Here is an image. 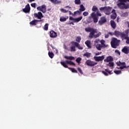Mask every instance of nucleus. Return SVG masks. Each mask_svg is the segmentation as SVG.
Masks as SVG:
<instances>
[{
    "label": "nucleus",
    "mask_w": 129,
    "mask_h": 129,
    "mask_svg": "<svg viewBox=\"0 0 129 129\" xmlns=\"http://www.w3.org/2000/svg\"><path fill=\"white\" fill-rule=\"evenodd\" d=\"M31 6L32 8H36V3H32L31 4Z\"/></svg>",
    "instance_id": "46"
},
{
    "label": "nucleus",
    "mask_w": 129,
    "mask_h": 129,
    "mask_svg": "<svg viewBox=\"0 0 129 129\" xmlns=\"http://www.w3.org/2000/svg\"><path fill=\"white\" fill-rule=\"evenodd\" d=\"M126 33H122L121 34V39L122 40H126V38H129L128 37V31H125Z\"/></svg>",
    "instance_id": "10"
},
{
    "label": "nucleus",
    "mask_w": 129,
    "mask_h": 129,
    "mask_svg": "<svg viewBox=\"0 0 129 129\" xmlns=\"http://www.w3.org/2000/svg\"><path fill=\"white\" fill-rule=\"evenodd\" d=\"M120 42V40H118L117 38L115 37H113L111 41V45L112 48L114 49L116 48L117 46H119V43Z\"/></svg>",
    "instance_id": "5"
},
{
    "label": "nucleus",
    "mask_w": 129,
    "mask_h": 129,
    "mask_svg": "<svg viewBox=\"0 0 129 129\" xmlns=\"http://www.w3.org/2000/svg\"><path fill=\"white\" fill-rule=\"evenodd\" d=\"M101 54V52H97L95 53L96 56H98V55H100Z\"/></svg>",
    "instance_id": "55"
},
{
    "label": "nucleus",
    "mask_w": 129,
    "mask_h": 129,
    "mask_svg": "<svg viewBox=\"0 0 129 129\" xmlns=\"http://www.w3.org/2000/svg\"><path fill=\"white\" fill-rule=\"evenodd\" d=\"M70 25H74V23L73 22H71L70 23Z\"/></svg>",
    "instance_id": "58"
},
{
    "label": "nucleus",
    "mask_w": 129,
    "mask_h": 129,
    "mask_svg": "<svg viewBox=\"0 0 129 129\" xmlns=\"http://www.w3.org/2000/svg\"><path fill=\"white\" fill-rule=\"evenodd\" d=\"M106 7H101L100 8V11H104V13L105 12V9H106Z\"/></svg>",
    "instance_id": "42"
},
{
    "label": "nucleus",
    "mask_w": 129,
    "mask_h": 129,
    "mask_svg": "<svg viewBox=\"0 0 129 129\" xmlns=\"http://www.w3.org/2000/svg\"><path fill=\"white\" fill-rule=\"evenodd\" d=\"M75 5H80L81 1L80 0H75Z\"/></svg>",
    "instance_id": "36"
},
{
    "label": "nucleus",
    "mask_w": 129,
    "mask_h": 129,
    "mask_svg": "<svg viewBox=\"0 0 129 129\" xmlns=\"http://www.w3.org/2000/svg\"><path fill=\"white\" fill-rule=\"evenodd\" d=\"M77 14H78V15H81V13L82 12V11H81L80 10H78L76 11Z\"/></svg>",
    "instance_id": "51"
},
{
    "label": "nucleus",
    "mask_w": 129,
    "mask_h": 129,
    "mask_svg": "<svg viewBox=\"0 0 129 129\" xmlns=\"http://www.w3.org/2000/svg\"><path fill=\"white\" fill-rule=\"evenodd\" d=\"M109 37V34L108 33L107 34L105 35V38H108Z\"/></svg>",
    "instance_id": "54"
},
{
    "label": "nucleus",
    "mask_w": 129,
    "mask_h": 129,
    "mask_svg": "<svg viewBox=\"0 0 129 129\" xmlns=\"http://www.w3.org/2000/svg\"><path fill=\"white\" fill-rule=\"evenodd\" d=\"M37 10L38 11H40V12H42L43 14H45L46 12H47V7L45 5H43L41 6L38 7L37 8Z\"/></svg>",
    "instance_id": "7"
},
{
    "label": "nucleus",
    "mask_w": 129,
    "mask_h": 129,
    "mask_svg": "<svg viewBox=\"0 0 129 129\" xmlns=\"http://www.w3.org/2000/svg\"><path fill=\"white\" fill-rule=\"evenodd\" d=\"M34 16L35 18H37L39 20H41L42 18H44V16H43V14L41 12H38V13H34Z\"/></svg>",
    "instance_id": "15"
},
{
    "label": "nucleus",
    "mask_w": 129,
    "mask_h": 129,
    "mask_svg": "<svg viewBox=\"0 0 129 129\" xmlns=\"http://www.w3.org/2000/svg\"><path fill=\"white\" fill-rule=\"evenodd\" d=\"M128 28H129V25H128Z\"/></svg>",
    "instance_id": "63"
},
{
    "label": "nucleus",
    "mask_w": 129,
    "mask_h": 129,
    "mask_svg": "<svg viewBox=\"0 0 129 129\" xmlns=\"http://www.w3.org/2000/svg\"><path fill=\"white\" fill-rule=\"evenodd\" d=\"M105 56L102 55L101 56H94V59L97 62H99L100 61H103L104 60Z\"/></svg>",
    "instance_id": "12"
},
{
    "label": "nucleus",
    "mask_w": 129,
    "mask_h": 129,
    "mask_svg": "<svg viewBox=\"0 0 129 129\" xmlns=\"http://www.w3.org/2000/svg\"><path fill=\"white\" fill-rule=\"evenodd\" d=\"M60 12H61V13H68V10H66L63 8L60 9Z\"/></svg>",
    "instance_id": "38"
},
{
    "label": "nucleus",
    "mask_w": 129,
    "mask_h": 129,
    "mask_svg": "<svg viewBox=\"0 0 129 129\" xmlns=\"http://www.w3.org/2000/svg\"><path fill=\"white\" fill-rule=\"evenodd\" d=\"M100 44H95V47L96 49L98 51H101V48H106V47H108L107 45H105V40H100Z\"/></svg>",
    "instance_id": "6"
},
{
    "label": "nucleus",
    "mask_w": 129,
    "mask_h": 129,
    "mask_svg": "<svg viewBox=\"0 0 129 129\" xmlns=\"http://www.w3.org/2000/svg\"><path fill=\"white\" fill-rule=\"evenodd\" d=\"M85 32H90L89 35V38H94L95 34L97 33V29L91 27L85 28Z\"/></svg>",
    "instance_id": "4"
},
{
    "label": "nucleus",
    "mask_w": 129,
    "mask_h": 129,
    "mask_svg": "<svg viewBox=\"0 0 129 129\" xmlns=\"http://www.w3.org/2000/svg\"><path fill=\"white\" fill-rule=\"evenodd\" d=\"M69 17H67V18H65L64 17H61L59 19L60 22H66L67 21V19H68Z\"/></svg>",
    "instance_id": "30"
},
{
    "label": "nucleus",
    "mask_w": 129,
    "mask_h": 129,
    "mask_svg": "<svg viewBox=\"0 0 129 129\" xmlns=\"http://www.w3.org/2000/svg\"><path fill=\"white\" fill-rule=\"evenodd\" d=\"M110 26L112 29H115L116 28V23L113 20H111L110 22Z\"/></svg>",
    "instance_id": "21"
},
{
    "label": "nucleus",
    "mask_w": 129,
    "mask_h": 129,
    "mask_svg": "<svg viewBox=\"0 0 129 129\" xmlns=\"http://www.w3.org/2000/svg\"><path fill=\"white\" fill-rule=\"evenodd\" d=\"M80 8L79 11H81V12H84L86 10L85 7L82 4L80 5Z\"/></svg>",
    "instance_id": "31"
},
{
    "label": "nucleus",
    "mask_w": 129,
    "mask_h": 129,
    "mask_svg": "<svg viewBox=\"0 0 129 129\" xmlns=\"http://www.w3.org/2000/svg\"><path fill=\"white\" fill-rule=\"evenodd\" d=\"M104 1H105V0H102V2Z\"/></svg>",
    "instance_id": "62"
},
{
    "label": "nucleus",
    "mask_w": 129,
    "mask_h": 129,
    "mask_svg": "<svg viewBox=\"0 0 129 129\" xmlns=\"http://www.w3.org/2000/svg\"><path fill=\"white\" fill-rule=\"evenodd\" d=\"M84 57H87V58H90L91 57V53L86 52L83 54Z\"/></svg>",
    "instance_id": "26"
},
{
    "label": "nucleus",
    "mask_w": 129,
    "mask_h": 129,
    "mask_svg": "<svg viewBox=\"0 0 129 129\" xmlns=\"http://www.w3.org/2000/svg\"><path fill=\"white\" fill-rule=\"evenodd\" d=\"M93 12L91 13V17L92 18V19L93 20L94 23H97V22H98V19H99V17H101V16H102V15L101 14V13H99L98 11V8H97V7L94 6L92 8V9ZM95 12H96V13L95 14Z\"/></svg>",
    "instance_id": "1"
},
{
    "label": "nucleus",
    "mask_w": 129,
    "mask_h": 129,
    "mask_svg": "<svg viewBox=\"0 0 129 129\" xmlns=\"http://www.w3.org/2000/svg\"><path fill=\"white\" fill-rule=\"evenodd\" d=\"M48 56L51 58V59H52V58L54 57V53L52 52H48Z\"/></svg>",
    "instance_id": "33"
},
{
    "label": "nucleus",
    "mask_w": 129,
    "mask_h": 129,
    "mask_svg": "<svg viewBox=\"0 0 129 129\" xmlns=\"http://www.w3.org/2000/svg\"><path fill=\"white\" fill-rule=\"evenodd\" d=\"M122 52H123V53H124V54H128L129 53V50H128V48H127V46H124L122 49Z\"/></svg>",
    "instance_id": "22"
},
{
    "label": "nucleus",
    "mask_w": 129,
    "mask_h": 129,
    "mask_svg": "<svg viewBox=\"0 0 129 129\" xmlns=\"http://www.w3.org/2000/svg\"><path fill=\"white\" fill-rule=\"evenodd\" d=\"M112 13L113 14L110 16L111 19H112V20H115L117 17L116 13H115V10L114 9H113Z\"/></svg>",
    "instance_id": "19"
},
{
    "label": "nucleus",
    "mask_w": 129,
    "mask_h": 129,
    "mask_svg": "<svg viewBox=\"0 0 129 129\" xmlns=\"http://www.w3.org/2000/svg\"><path fill=\"white\" fill-rule=\"evenodd\" d=\"M69 20H70L71 21H74L75 22V18H74L73 17L70 16L69 18Z\"/></svg>",
    "instance_id": "48"
},
{
    "label": "nucleus",
    "mask_w": 129,
    "mask_h": 129,
    "mask_svg": "<svg viewBox=\"0 0 129 129\" xmlns=\"http://www.w3.org/2000/svg\"><path fill=\"white\" fill-rule=\"evenodd\" d=\"M106 66L110 67L111 69H113V66H114V62L112 61L109 62L108 64H106Z\"/></svg>",
    "instance_id": "25"
},
{
    "label": "nucleus",
    "mask_w": 129,
    "mask_h": 129,
    "mask_svg": "<svg viewBox=\"0 0 129 129\" xmlns=\"http://www.w3.org/2000/svg\"><path fill=\"white\" fill-rule=\"evenodd\" d=\"M105 23H106V18L105 17H101L100 20L98 21V24L100 26H102Z\"/></svg>",
    "instance_id": "11"
},
{
    "label": "nucleus",
    "mask_w": 129,
    "mask_h": 129,
    "mask_svg": "<svg viewBox=\"0 0 129 129\" xmlns=\"http://www.w3.org/2000/svg\"><path fill=\"white\" fill-rule=\"evenodd\" d=\"M125 3H129V0H118L117 8L120 10H127L129 9V4H125Z\"/></svg>",
    "instance_id": "3"
},
{
    "label": "nucleus",
    "mask_w": 129,
    "mask_h": 129,
    "mask_svg": "<svg viewBox=\"0 0 129 129\" xmlns=\"http://www.w3.org/2000/svg\"><path fill=\"white\" fill-rule=\"evenodd\" d=\"M38 22H42V20H34L30 22V25H31L32 26H36L37 25V23Z\"/></svg>",
    "instance_id": "20"
},
{
    "label": "nucleus",
    "mask_w": 129,
    "mask_h": 129,
    "mask_svg": "<svg viewBox=\"0 0 129 129\" xmlns=\"http://www.w3.org/2000/svg\"><path fill=\"white\" fill-rule=\"evenodd\" d=\"M76 41L79 43H80V42L81 41V37L80 36H78L76 38Z\"/></svg>",
    "instance_id": "34"
},
{
    "label": "nucleus",
    "mask_w": 129,
    "mask_h": 129,
    "mask_svg": "<svg viewBox=\"0 0 129 129\" xmlns=\"http://www.w3.org/2000/svg\"><path fill=\"white\" fill-rule=\"evenodd\" d=\"M116 64L117 66H121V62H120V61H119L116 62Z\"/></svg>",
    "instance_id": "45"
},
{
    "label": "nucleus",
    "mask_w": 129,
    "mask_h": 129,
    "mask_svg": "<svg viewBox=\"0 0 129 129\" xmlns=\"http://www.w3.org/2000/svg\"><path fill=\"white\" fill-rule=\"evenodd\" d=\"M113 61V57L111 56H108L106 57V59L104 60V62H112Z\"/></svg>",
    "instance_id": "17"
},
{
    "label": "nucleus",
    "mask_w": 129,
    "mask_h": 129,
    "mask_svg": "<svg viewBox=\"0 0 129 129\" xmlns=\"http://www.w3.org/2000/svg\"><path fill=\"white\" fill-rule=\"evenodd\" d=\"M89 14V13L88 12H84L83 13V16H84L85 17H86Z\"/></svg>",
    "instance_id": "44"
},
{
    "label": "nucleus",
    "mask_w": 129,
    "mask_h": 129,
    "mask_svg": "<svg viewBox=\"0 0 129 129\" xmlns=\"http://www.w3.org/2000/svg\"><path fill=\"white\" fill-rule=\"evenodd\" d=\"M53 5H57V4H61V2L58 1L57 0H49Z\"/></svg>",
    "instance_id": "28"
},
{
    "label": "nucleus",
    "mask_w": 129,
    "mask_h": 129,
    "mask_svg": "<svg viewBox=\"0 0 129 129\" xmlns=\"http://www.w3.org/2000/svg\"><path fill=\"white\" fill-rule=\"evenodd\" d=\"M112 9V8L110 7H106V8L105 9V12L104 13L105 14V15H110V12H111V9Z\"/></svg>",
    "instance_id": "16"
},
{
    "label": "nucleus",
    "mask_w": 129,
    "mask_h": 129,
    "mask_svg": "<svg viewBox=\"0 0 129 129\" xmlns=\"http://www.w3.org/2000/svg\"><path fill=\"white\" fill-rule=\"evenodd\" d=\"M49 36L50 38H56L57 37V33L55 32V31L51 30L50 31Z\"/></svg>",
    "instance_id": "18"
},
{
    "label": "nucleus",
    "mask_w": 129,
    "mask_h": 129,
    "mask_svg": "<svg viewBox=\"0 0 129 129\" xmlns=\"http://www.w3.org/2000/svg\"><path fill=\"white\" fill-rule=\"evenodd\" d=\"M85 63L87 65V66H90L91 67H93V66L97 65V62L91 61L90 59L87 60Z\"/></svg>",
    "instance_id": "8"
},
{
    "label": "nucleus",
    "mask_w": 129,
    "mask_h": 129,
    "mask_svg": "<svg viewBox=\"0 0 129 129\" xmlns=\"http://www.w3.org/2000/svg\"><path fill=\"white\" fill-rule=\"evenodd\" d=\"M70 15H72L73 16V13H71V11H69Z\"/></svg>",
    "instance_id": "57"
},
{
    "label": "nucleus",
    "mask_w": 129,
    "mask_h": 129,
    "mask_svg": "<svg viewBox=\"0 0 129 129\" xmlns=\"http://www.w3.org/2000/svg\"><path fill=\"white\" fill-rule=\"evenodd\" d=\"M122 33L120 32V31L115 30L114 32V36H115L116 37H119V36H121V34Z\"/></svg>",
    "instance_id": "24"
},
{
    "label": "nucleus",
    "mask_w": 129,
    "mask_h": 129,
    "mask_svg": "<svg viewBox=\"0 0 129 129\" xmlns=\"http://www.w3.org/2000/svg\"><path fill=\"white\" fill-rule=\"evenodd\" d=\"M76 14H77V12L76 11L74 12V14H73V16H76Z\"/></svg>",
    "instance_id": "56"
},
{
    "label": "nucleus",
    "mask_w": 129,
    "mask_h": 129,
    "mask_svg": "<svg viewBox=\"0 0 129 129\" xmlns=\"http://www.w3.org/2000/svg\"><path fill=\"white\" fill-rule=\"evenodd\" d=\"M128 50H129V46H128Z\"/></svg>",
    "instance_id": "64"
},
{
    "label": "nucleus",
    "mask_w": 129,
    "mask_h": 129,
    "mask_svg": "<svg viewBox=\"0 0 129 129\" xmlns=\"http://www.w3.org/2000/svg\"><path fill=\"white\" fill-rule=\"evenodd\" d=\"M125 40H126V41H125L126 44H129V37L126 38Z\"/></svg>",
    "instance_id": "49"
},
{
    "label": "nucleus",
    "mask_w": 129,
    "mask_h": 129,
    "mask_svg": "<svg viewBox=\"0 0 129 129\" xmlns=\"http://www.w3.org/2000/svg\"><path fill=\"white\" fill-rule=\"evenodd\" d=\"M78 71L81 74H83V72L82 71V70L80 68H78Z\"/></svg>",
    "instance_id": "41"
},
{
    "label": "nucleus",
    "mask_w": 129,
    "mask_h": 129,
    "mask_svg": "<svg viewBox=\"0 0 129 129\" xmlns=\"http://www.w3.org/2000/svg\"><path fill=\"white\" fill-rule=\"evenodd\" d=\"M117 69H119V68H117Z\"/></svg>",
    "instance_id": "61"
},
{
    "label": "nucleus",
    "mask_w": 129,
    "mask_h": 129,
    "mask_svg": "<svg viewBox=\"0 0 129 129\" xmlns=\"http://www.w3.org/2000/svg\"><path fill=\"white\" fill-rule=\"evenodd\" d=\"M61 65H62L64 68H68L73 72V73H78L77 70H75L74 68H69L67 64H69V65H72L73 66H76L75 63L71 60H66V61H60V62Z\"/></svg>",
    "instance_id": "2"
},
{
    "label": "nucleus",
    "mask_w": 129,
    "mask_h": 129,
    "mask_svg": "<svg viewBox=\"0 0 129 129\" xmlns=\"http://www.w3.org/2000/svg\"><path fill=\"white\" fill-rule=\"evenodd\" d=\"M35 0H29L30 3H32V2H34Z\"/></svg>",
    "instance_id": "59"
},
{
    "label": "nucleus",
    "mask_w": 129,
    "mask_h": 129,
    "mask_svg": "<svg viewBox=\"0 0 129 129\" xmlns=\"http://www.w3.org/2000/svg\"><path fill=\"white\" fill-rule=\"evenodd\" d=\"M108 34L110 35V36H113V35H114V32H113V33H112V32H109Z\"/></svg>",
    "instance_id": "53"
},
{
    "label": "nucleus",
    "mask_w": 129,
    "mask_h": 129,
    "mask_svg": "<svg viewBox=\"0 0 129 129\" xmlns=\"http://www.w3.org/2000/svg\"><path fill=\"white\" fill-rule=\"evenodd\" d=\"M71 52H75L76 51V47L75 46H72L70 47Z\"/></svg>",
    "instance_id": "32"
},
{
    "label": "nucleus",
    "mask_w": 129,
    "mask_h": 129,
    "mask_svg": "<svg viewBox=\"0 0 129 129\" xmlns=\"http://www.w3.org/2000/svg\"><path fill=\"white\" fill-rule=\"evenodd\" d=\"M31 10V8L30 7V5L27 4L26 5L25 8L23 9V13H25V14H28V13H30V11Z\"/></svg>",
    "instance_id": "14"
},
{
    "label": "nucleus",
    "mask_w": 129,
    "mask_h": 129,
    "mask_svg": "<svg viewBox=\"0 0 129 129\" xmlns=\"http://www.w3.org/2000/svg\"><path fill=\"white\" fill-rule=\"evenodd\" d=\"M64 57L65 58V59H67V60H74L75 59L74 56H68L66 55L64 56Z\"/></svg>",
    "instance_id": "29"
},
{
    "label": "nucleus",
    "mask_w": 129,
    "mask_h": 129,
    "mask_svg": "<svg viewBox=\"0 0 129 129\" xmlns=\"http://www.w3.org/2000/svg\"><path fill=\"white\" fill-rule=\"evenodd\" d=\"M82 19H83L82 16H81L79 18H75V21H74V23H78L80 22V21H81Z\"/></svg>",
    "instance_id": "27"
},
{
    "label": "nucleus",
    "mask_w": 129,
    "mask_h": 129,
    "mask_svg": "<svg viewBox=\"0 0 129 129\" xmlns=\"http://www.w3.org/2000/svg\"><path fill=\"white\" fill-rule=\"evenodd\" d=\"M102 73L105 75V76H108V75H111L113 74L112 71L109 70V69H105V71H102Z\"/></svg>",
    "instance_id": "9"
},
{
    "label": "nucleus",
    "mask_w": 129,
    "mask_h": 129,
    "mask_svg": "<svg viewBox=\"0 0 129 129\" xmlns=\"http://www.w3.org/2000/svg\"><path fill=\"white\" fill-rule=\"evenodd\" d=\"M126 68V69H127V68H129V66H126V68Z\"/></svg>",
    "instance_id": "60"
},
{
    "label": "nucleus",
    "mask_w": 129,
    "mask_h": 129,
    "mask_svg": "<svg viewBox=\"0 0 129 129\" xmlns=\"http://www.w3.org/2000/svg\"><path fill=\"white\" fill-rule=\"evenodd\" d=\"M115 52L117 54H119V55H120V52L119 51V50H116L115 51Z\"/></svg>",
    "instance_id": "52"
},
{
    "label": "nucleus",
    "mask_w": 129,
    "mask_h": 129,
    "mask_svg": "<svg viewBox=\"0 0 129 129\" xmlns=\"http://www.w3.org/2000/svg\"><path fill=\"white\" fill-rule=\"evenodd\" d=\"M114 73L118 75V74H121V71H114Z\"/></svg>",
    "instance_id": "37"
},
{
    "label": "nucleus",
    "mask_w": 129,
    "mask_h": 129,
    "mask_svg": "<svg viewBox=\"0 0 129 129\" xmlns=\"http://www.w3.org/2000/svg\"><path fill=\"white\" fill-rule=\"evenodd\" d=\"M100 35H101V33H98L97 34H96L94 36V38H98V37H99L100 36Z\"/></svg>",
    "instance_id": "40"
},
{
    "label": "nucleus",
    "mask_w": 129,
    "mask_h": 129,
    "mask_svg": "<svg viewBox=\"0 0 129 129\" xmlns=\"http://www.w3.org/2000/svg\"><path fill=\"white\" fill-rule=\"evenodd\" d=\"M43 29H44V30L45 31H48V24H47V23H46V24H45Z\"/></svg>",
    "instance_id": "39"
},
{
    "label": "nucleus",
    "mask_w": 129,
    "mask_h": 129,
    "mask_svg": "<svg viewBox=\"0 0 129 129\" xmlns=\"http://www.w3.org/2000/svg\"><path fill=\"white\" fill-rule=\"evenodd\" d=\"M121 66H126V64H125V62H121Z\"/></svg>",
    "instance_id": "50"
},
{
    "label": "nucleus",
    "mask_w": 129,
    "mask_h": 129,
    "mask_svg": "<svg viewBox=\"0 0 129 129\" xmlns=\"http://www.w3.org/2000/svg\"><path fill=\"white\" fill-rule=\"evenodd\" d=\"M81 60L82 58L80 57H78L76 59V61L77 63H78L79 64H80V63H81Z\"/></svg>",
    "instance_id": "35"
},
{
    "label": "nucleus",
    "mask_w": 129,
    "mask_h": 129,
    "mask_svg": "<svg viewBox=\"0 0 129 129\" xmlns=\"http://www.w3.org/2000/svg\"><path fill=\"white\" fill-rule=\"evenodd\" d=\"M71 44H72V45H73L74 44L75 47H76V48H78V49H79V50H83V47L80 46V44L77 42L72 41L71 42Z\"/></svg>",
    "instance_id": "13"
},
{
    "label": "nucleus",
    "mask_w": 129,
    "mask_h": 129,
    "mask_svg": "<svg viewBox=\"0 0 129 129\" xmlns=\"http://www.w3.org/2000/svg\"><path fill=\"white\" fill-rule=\"evenodd\" d=\"M99 42H100V40H99V39H96L94 41L95 46V44H99L98 43H99Z\"/></svg>",
    "instance_id": "43"
},
{
    "label": "nucleus",
    "mask_w": 129,
    "mask_h": 129,
    "mask_svg": "<svg viewBox=\"0 0 129 129\" xmlns=\"http://www.w3.org/2000/svg\"><path fill=\"white\" fill-rule=\"evenodd\" d=\"M85 44L86 45L87 47H88V49H91V48H92V47L91 46V43L90 42V41H86Z\"/></svg>",
    "instance_id": "23"
},
{
    "label": "nucleus",
    "mask_w": 129,
    "mask_h": 129,
    "mask_svg": "<svg viewBox=\"0 0 129 129\" xmlns=\"http://www.w3.org/2000/svg\"><path fill=\"white\" fill-rule=\"evenodd\" d=\"M126 68V66H121L119 67V69L121 70H122V69H124V68Z\"/></svg>",
    "instance_id": "47"
}]
</instances>
